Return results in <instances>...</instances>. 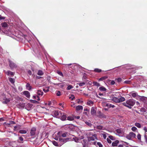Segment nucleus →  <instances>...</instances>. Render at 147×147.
<instances>
[{
  "label": "nucleus",
  "mask_w": 147,
  "mask_h": 147,
  "mask_svg": "<svg viewBox=\"0 0 147 147\" xmlns=\"http://www.w3.org/2000/svg\"><path fill=\"white\" fill-rule=\"evenodd\" d=\"M4 33L5 34H6L7 35L10 36H11L12 37H13V35L11 34V33L9 31H5Z\"/></svg>",
  "instance_id": "13"
},
{
  "label": "nucleus",
  "mask_w": 147,
  "mask_h": 147,
  "mask_svg": "<svg viewBox=\"0 0 147 147\" xmlns=\"http://www.w3.org/2000/svg\"><path fill=\"white\" fill-rule=\"evenodd\" d=\"M43 90L45 92H48L49 91V88L47 87L43 88Z\"/></svg>",
  "instance_id": "35"
},
{
  "label": "nucleus",
  "mask_w": 147,
  "mask_h": 147,
  "mask_svg": "<svg viewBox=\"0 0 147 147\" xmlns=\"http://www.w3.org/2000/svg\"><path fill=\"white\" fill-rule=\"evenodd\" d=\"M53 144L54 145H55V146H57L58 145V144H57V142L55 141H54L53 142Z\"/></svg>",
  "instance_id": "53"
},
{
  "label": "nucleus",
  "mask_w": 147,
  "mask_h": 147,
  "mask_svg": "<svg viewBox=\"0 0 147 147\" xmlns=\"http://www.w3.org/2000/svg\"><path fill=\"white\" fill-rule=\"evenodd\" d=\"M137 138L138 140H140L141 139V135L140 134H138L137 136Z\"/></svg>",
  "instance_id": "48"
},
{
  "label": "nucleus",
  "mask_w": 147,
  "mask_h": 147,
  "mask_svg": "<svg viewBox=\"0 0 147 147\" xmlns=\"http://www.w3.org/2000/svg\"><path fill=\"white\" fill-rule=\"evenodd\" d=\"M126 138L129 140H130L131 138V137L129 135L127 136L126 137Z\"/></svg>",
  "instance_id": "62"
},
{
  "label": "nucleus",
  "mask_w": 147,
  "mask_h": 147,
  "mask_svg": "<svg viewBox=\"0 0 147 147\" xmlns=\"http://www.w3.org/2000/svg\"><path fill=\"white\" fill-rule=\"evenodd\" d=\"M6 74L8 75H11V76H13L14 74L13 72L10 71H8L6 73Z\"/></svg>",
  "instance_id": "15"
},
{
  "label": "nucleus",
  "mask_w": 147,
  "mask_h": 147,
  "mask_svg": "<svg viewBox=\"0 0 147 147\" xmlns=\"http://www.w3.org/2000/svg\"><path fill=\"white\" fill-rule=\"evenodd\" d=\"M135 125L138 128H140L141 127V125L139 123L136 122L135 123Z\"/></svg>",
  "instance_id": "24"
},
{
  "label": "nucleus",
  "mask_w": 147,
  "mask_h": 147,
  "mask_svg": "<svg viewBox=\"0 0 147 147\" xmlns=\"http://www.w3.org/2000/svg\"><path fill=\"white\" fill-rule=\"evenodd\" d=\"M76 111H79L80 110H82L83 109V107L81 105H78L76 107Z\"/></svg>",
  "instance_id": "8"
},
{
  "label": "nucleus",
  "mask_w": 147,
  "mask_h": 147,
  "mask_svg": "<svg viewBox=\"0 0 147 147\" xmlns=\"http://www.w3.org/2000/svg\"><path fill=\"white\" fill-rule=\"evenodd\" d=\"M27 132V131L25 130H21L19 131V133L21 134H25Z\"/></svg>",
  "instance_id": "23"
},
{
  "label": "nucleus",
  "mask_w": 147,
  "mask_h": 147,
  "mask_svg": "<svg viewBox=\"0 0 147 147\" xmlns=\"http://www.w3.org/2000/svg\"><path fill=\"white\" fill-rule=\"evenodd\" d=\"M3 100H4V101L3 102V103L4 104H7L10 100L9 98H7L6 97H4Z\"/></svg>",
  "instance_id": "9"
},
{
  "label": "nucleus",
  "mask_w": 147,
  "mask_h": 147,
  "mask_svg": "<svg viewBox=\"0 0 147 147\" xmlns=\"http://www.w3.org/2000/svg\"><path fill=\"white\" fill-rule=\"evenodd\" d=\"M135 104L134 100L130 99L127 100L125 102L123 103V105L129 109H131Z\"/></svg>",
  "instance_id": "1"
},
{
  "label": "nucleus",
  "mask_w": 147,
  "mask_h": 147,
  "mask_svg": "<svg viewBox=\"0 0 147 147\" xmlns=\"http://www.w3.org/2000/svg\"><path fill=\"white\" fill-rule=\"evenodd\" d=\"M9 66L12 70L14 68H16L17 67V65L12 61L9 60Z\"/></svg>",
  "instance_id": "2"
},
{
  "label": "nucleus",
  "mask_w": 147,
  "mask_h": 147,
  "mask_svg": "<svg viewBox=\"0 0 147 147\" xmlns=\"http://www.w3.org/2000/svg\"><path fill=\"white\" fill-rule=\"evenodd\" d=\"M28 73L29 75H31L32 74V71L30 70L28 71Z\"/></svg>",
  "instance_id": "57"
},
{
  "label": "nucleus",
  "mask_w": 147,
  "mask_h": 147,
  "mask_svg": "<svg viewBox=\"0 0 147 147\" xmlns=\"http://www.w3.org/2000/svg\"><path fill=\"white\" fill-rule=\"evenodd\" d=\"M91 113L92 115H94L96 114V111L94 107H92L91 109Z\"/></svg>",
  "instance_id": "7"
},
{
  "label": "nucleus",
  "mask_w": 147,
  "mask_h": 147,
  "mask_svg": "<svg viewBox=\"0 0 147 147\" xmlns=\"http://www.w3.org/2000/svg\"><path fill=\"white\" fill-rule=\"evenodd\" d=\"M143 129L146 132H147V128L146 127H144Z\"/></svg>",
  "instance_id": "61"
},
{
  "label": "nucleus",
  "mask_w": 147,
  "mask_h": 147,
  "mask_svg": "<svg viewBox=\"0 0 147 147\" xmlns=\"http://www.w3.org/2000/svg\"><path fill=\"white\" fill-rule=\"evenodd\" d=\"M75 98V97L74 95L72 94L71 96L69 97V98H71L72 100H73Z\"/></svg>",
  "instance_id": "46"
},
{
  "label": "nucleus",
  "mask_w": 147,
  "mask_h": 147,
  "mask_svg": "<svg viewBox=\"0 0 147 147\" xmlns=\"http://www.w3.org/2000/svg\"><path fill=\"white\" fill-rule=\"evenodd\" d=\"M5 18L4 17H2L0 15V20H4Z\"/></svg>",
  "instance_id": "56"
},
{
  "label": "nucleus",
  "mask_w": 147,
  "mask_h": 147,
  "mask_svg": "<svg viewBox=\"0 0 147 147\" xmlns=\"http://www.w3.org/2000/svg\"><path fill=\"white\" fill-rule=\"evenodd\" d=\"M79 86H83L84 85H85V83L84 82H82L79 83V84H78Z\"/></svg>",
  "instance_id": "37"
},
{
  "label": "nucleus",
  "mask_w": 147,
  "mask_h": 147,
  "mask_svg": "<svg viewBox=\"0 0 147 147\" xmlns=\"http://www.w3.org/2000/svg\"><path fill=\"white\" fill-rule=\"evenodd\" d=\"M38 96H33V99H36V98H37V97Z\"/></svg>",
  "instance_id": "64"
},
{
  "label": "nucleus",
  "mask_w": 147,
  "mask_h": 147,
  "mask_svg": "<svg viewBox=\"0 0 147 147\" xmlns=\"http://www.w3.org/2000/svg\"><path fill=\"white\" fill-rule=\"evenodd\" d=\"M106 77H102L100 78L99 79V81H102L104 80H105V79H106Z\"/></svg>",
  "instance_id": "44"
},
{
  "label": "nucleus",
  "mask_w": 147,
  "mask_h": 147,
  "mask_svg": "<svg viewBox=\"0 0 147 147\" xmlns=\"http://www.w3.org/2000/svg\"><path fill=\"white\" fill-rule=\"evenodd\" d=\"M26 89L30 91L32 89V87L30 85V84L29 83H27L26 85Z\"/></svg>",
  "instance_id": "12"
},
{
  "label": "nucleus",
  "mask_w": 147,
  "mask_h": 147,
  "mask_svg": "<svg viewBox=\"0 0 147 147\" xmlns=\"http://www.w3.org/2000/svg\"><path fill=\"white\" fill-rule=\"evenodd\" d=\"M109 137L110 138V139L111 140H115V138L112 136H109Z\"/></svg>",
  "instance_id": "34"
},
{
  "label": "nucleus",
  "mask_w": 147,
  "mask_h": 147,
  "mask_svg": "<svg viewBox=\"0 0 147 147\" xmlns=\"http://www.w3.org/2000/svg\"><path fill=\"white\" fill-rule=\"evenodd\" d=\"M118 82H120L121 81L122 79L120 78H119L116 79Z\"/></svg>",
  "instance_id": "51"
},
{
  "label": "nucleus",
  "mask_w": 147,
  "mask_h": 147,
  "mask_svg": "<svg viewBox=\"0 0 147 147\" xmlns=\"http://www.w3.org/2000/svg\"><path fill=\"white\" fill-rule=\"evenodd\" d=\"M140 111L143 113L145 112L146 111V109L144 107H142L141 108Z\"/></svg>",
  "instance_id": "30"
},
{
  "label": "nucleus",
  "mask_w": 147,
  "mask_h": 147,
  "mask_svg": "<svg viewBox=\"0 0 147 147\" xmlns=\"http://www.w3.org/2000/svg\"><path fill=\"white\" fill-rule=\"evenodd\" d=\"M115 84V82L114 80H112L111 82V85H114Z\"/></svg>",
  "instance_id": "60"
},
{
  "label": "nucleus",
  "mask_w": 147,
  "mask_h": 147,
  "mask_svg": "<svg viewBox=\"0 0 147 147\" xmlns=\"http://www.w3.org/2000/svg\"><path fill=\"white\" fill-rule=\"evenodd\" d=\"M19 105L22 108H24L25 106V104L24 103H20Z\"/></svg>",
  "instance_id": "39"
},
{
  "label": "nucleus",
  "mask_w": 147,
  "mask_h": 147,
  "mask_svg": "<svg viewBox=\"0 0 147 147\" xmlns=\"http://www.w3.org/2000/svg\"><path fill=\"white\" fill-rule=\"evenodd\" d=\"M61 132H58L57 134V136L58 137H60L61 135Z\"/></svg>",
  "instance_id": "52"
},
{
  "label": "nucleus",
  "mask_w": 147,
  "mask_h": 147,
  "mask_svg": "<svg viewBox=\"0 0 147 147\" xmlns=\"http://www.w3.org/2000/svg\"><path fill=\"white\" fill-rule=\"evenodd\" d=\"M19 140L20 141L19 142L20 143H22L23 142V141L24 140L23 138L22 137H20L19 138Z\"/></svg>",
  "instance_id": "31"
},
{
  "label": "nucleus",
  "mask_w": 147,
  "mask_h": 147,
  "mask_svg": "<svg viewBox=\"0 0 147 147\" xmlns=\"http://www.w3.org/2000/svg\"><path fill=\"white\" fill-rule=\"evenodd\" d=\"M57 85L59 86L61 88H63L64 86V85L62 84L58 83L57 84Z\"/></svg>",
  "instance_id": "42"
},
{
  "label": "nucleus",
  "mask_w": 147,
  "mask_h": 147,
  "mask_svg": "<svg viewBox=\"0 0 147 147\" xmlns=\"http://www.w3.org/2000/svg\"><path fill=\"white\" fill-rule=\"evenodd\" d=\"M53 117L57 118L60 117V114H59L58 111H54L53 113Z\"/></svg>",
  "instance_id": "4"
},
{
  "label": "nucleus",
  "mask_w": 147,
  "mask_h": 147,
  "mask_svg": "<svg viewBox=\"0 0 147 147\" xmlns=\"http://www.w3.org/2000/svg\"><path fill=\"white\" fill-rule=\"evenodd\" d=\"M44 73L41 70H39L38 71L37 74L39 76H42L43 75Z\"/></svg>",
  "instance_id": "20"
},
{
  "label": "nucleus",
  "mask_w": 147,
  "mask_h": 147,
  "mask_svg": "<svg viewBox=\"0 0 147 147\" xmlns=\"http://www.w3.org/2000/svg\"><path fill=\"white\" fill-rule=\"evenodd\" d=\"M115 132L116 134H121L122 133V130L121 129H118L115 130Z\"/></svg>",
  "instance_id": "11"
},
{
  "label": "nucleus",
  "mask_w": 147,
  "mask_h": 147,
  "mask_svg": "<svg viewBox=\"0 0 147 147\" xmlns=\"http://www.w3.org/2000/svg\"><path fill=\"white\" fill-rule=\"evenodd\" d=\"M95 136H92L89 137L88 138V140L89 141H94L95 140Z\"/></svg>",
  "instance_id": "16"
},
{
  "label": "nucleus",
  "mask_w": 147,
  "mask_h": 147,
  "mask_svg": "<svg viewBox=\"0 0 147 147\" xmlns=\"http://www.w3.org/2000/svg\"><path fill=\"white\" fill-rule=\"evenodd\" d=\"M131 130L134 131H138L137 129L135 127H133L131 128Z\"/></svg>",
  "instance_id": "32"
},
{
  "label": "nucleus",
  "mask_w": 147,
  "mask_h": 147,
  "mask_svg": "<svg viewBox=\"0 0 147 147\" xmlns=\"http://www.w3.org/2000/svg\"><path fill=\"white\" fill-rule=\"evenodd\" d=\"M109 106L110 107H112L113 108L114 107H115L114 105H112L111 104H110L109 105Z\"/></svg>",
  "instance_id": "63"
},
{
  "label": "nucleus",
  "mask_w": 147,
  "mask_h": 147,
  "mask_svg": "<svg viewBox=\"0 0 147 147\" xmlns=\"http://www.w3.org/2000/svg\"><path fill=\"white\" fill-rule=\"evenodd\" d=\"M132 96L133 97H136L137 96V93L135 92H133L131 93Z\"/></svg>",
  "instance_id": "38"
},
{
  "label": "nucleus",
  "mask_w": 147,
  "mask_h": 147,
  "mask_svg": "<svg viewBox=\"0 0 147 147\" xmlns=\"http://www.w3.org/2000/svg\"><path fill=\"white\" fill-rule=\"evenodd\" d=\"M93 84L94 85L96 86H100V84L98 82H93Z\"/></svg>",
  "instance_id": "29"
},
{
  "label": "nucleus",
  "mask_w": 147,
  "mask_h": 147,
  "mask_svg": "<svg viewBox=\"0 0 147 147\" xmlns=\"http://www.w3.org/2000/svg\"><path fill=\"white\" fill-rule=\"evenodd\" d=\"M103 128V127L101 125H98L97 126V128L99 129H102Z\"/></svg>",
  "instance_id": "41"
},
{
  "label": "nucleus",
  "mask_w": 147,
  "mask_h": 147,
  "mask_svg": "<svg viewBox=\"0 0 147 147\" xmlns=\"http://www.w3.org/2000/svg\"><path fill=\"white\" fill-rule=\"evenodd\" d=\"M124 83L126 84H129L130 83V81H125L124 82Z\"/></svg>",
  "instance_id": "55"
},
{
  "label": "nucleus",
  "mask_w": 147,
  "mask_h": 147,
  "mask_svg": "<svg viewBox=\"0 0 147 147\" xmlns=\"http://www.w3.org/2000/svg\"><path fill=\"white\" fill-rule=\"evenodd\" d=\"M57 73L60 76H62V77H63V74L60 71H58L57 72Z\"/></svg>",
  "instance_id": "47"
},
{
  "label": "nucleus",
  "mask_w": 147,
  "mask_h": 147,
  "mask_svg": "<svg viewBox=\"0 0 147 147\" xmlns=\"http://www.w3.org/2000/svg\"><path fill=\"white\" fill-rule=\"evenodd\" d=\"M112 100L115 102L118 103L119 102V98L116 97H113L112 98Z\"/></svg>",
  "instance_id": "14"
},
{
  "label": "nucleus",
  "mask_w": 147,
  "mask_h": 147,
  "mask_svg": "<svg viewBox=\"0 0 147 147\" xmlns=\"http://www.w3.org/2000/svg\"><path fill=\"white\" fill-rule=\"evenodd\" d=\"M94 71L97 72H100L101 71V70L100 69H95L94 70Z\"/></svg>",
  "instance_id": "40"
},
{
  "label": "nucleus",
  "mask_w": 147,
  "mask_h": 147,
  "mask_svg": "<svg viewBox=\"0 0 147 147\" xmlns=\"http://www.w3.org/2000/svg\"><path fill=\"white\" fill-rule=\"evenodd\" d=\"M129 135L131 138H135L136 136V134L133 132H130Z\"/></svg>",
  "instance_id": "17"
},
{
  "label": "nucleus",
  "mask_w": 147,
  "mask_h": 147,
  "mask_svg": "<svg viewBox=\"0 0 147 147\" xmlns=\"http://www.w3.org/2000/svg\"><path fill=\"white\" fill-rule=\"evenodd\" d=\"M23 94L27 98H30V94L29 92L27 91H24L23 92Z\"/></svg>",
  "instance_id": "5"
},
{
  "label": "nucleus",
  "mask_w": 147,
  "mask_h": 147,
  "mask_svg": "<svg viewBox=\"0 0 147 147\" xmlns=\"http://www.w3.org/2000/svg\"><path fill=\"white\" fill-rule=\"evenodd\" d=\"M147 98L146 97L142 96L140 98V100L142 101H144L146 100Z\"/></svg>",
  "instance_id": "26"
},
{
  "label": "nucleus",
  "mask_w": 147,
  "mask_h": 147,
  "mask_svg": "<svg viewBox=\"0 0 147 147\" xmlns=\"http://www.w3.org/2000/svg\"><path fill=\"white\" fill-rule=\"evenodd\" d=\"M9 80L12 84H14L15 82V80L13 78H9Z\"/></svg>",
  "instance_id": "28"
},
{
  "label": "nucleus",
  "mask_w": 147,
  "mask_h": 147,
  "mask_svg": "<svg viewBox=\"0 0 147 147\" xmlns=\"http://www.w3.org/2000/svg\"><path fill=\"white\" fill-rule=\"evenodd\" d=\"M56 92V95L57 96H60L61 95V92L59 91H57Z\"/></svg>",
  "instance_id": "43"
},
{
  "label": "nucleus",
  "mask_w": 147,
  "mask_h": 147,
  "mask_svg": "<svg viewBox=\"0 0 147 147\" xmlns=\"http://www.w3.org/2000/svg\"><path fill=\"white\" fill-rule=\"evenodd\" d=\"M99 90L100 91H102V92L105 91H106V88L105 87H104L102 86L100 87L99 88Z\"/></svg>",
  "instance_id": "18"
},
{
  "label": "nucleus",
  "mask_w": 147,
  "mask_h": 147,
  "mask_svg": "<svg viewBox=\"0 0 147 147\" xmlns=\"http://www.w3.org/2000/svg\"><path fill=\"white\" fill-rule=\"evenodd\" d=\"M32 101H31L32 102L34 103H38V102L36 101V100H31Z\"/></svg>",
  "instance_id": "58"
},
{
  "label": "nucleus",
  "mask_w": 147,
  "mask_h": 147,
  "mask_svg": "<svg viewBox=\"0 0 147 147\" xmlns=\"http://www.w3.org/2000/svg\"><path fill=\"white\" fill-rule=\"evenodd\" d=\"M102 135L104 139H105L107 137V136L106 134H102Z\"/></svg>",
  "instance_id": "50"
},
{
  "label": "nucleus",
  "mask_w": 147,
  "mask_h": 147,
  "mask_svg": "<svg viewBox=\"0 0 147 147\" xmlns=\"http://www.w3.org/2000/svg\"><path fill=\"white\" fill-rule=\"evenodd\" d=\"M119 102H123L125 100V98L122 96H121V97L119 98Z\"/></svg>",
  "instance_id": "25"
},
{
  "label": "nucleus",
  "mask_w": 147,
  "mask_h": 147,
  "mask_svg": "<svg viewBox=\"0 0 147 147\" xmlns=\"http://www.w3.org/2000/svg\"><path fill=\"white\" fill-rule=\"evenodd\" d=\"M85 123L86 124L90 127H91L92 125V124L91 123L90 121H86Z\"/></svg>",
  "instance_id": "27"
},
{
  "label": "nucleus",
  "mask_w": 147,
  "mask_h": 147,
  "mask_svg": "<svg viewBox=\"0 0 147 147\" xmlns=\"http://www.w3.org/2000/svg\"><path fill=\"white\" fill-rule=\"evenodd\" d=\"M60 119L62 121L65 120L67 118L66 114L62 113H60Z\"/></svg>",
  "instance_id": "3"
},
{
  "label": "nucleus",
  "mask_w": 147,
  "mask_h": 147,
  "mask_svg": "<svg viewBox=\"0 0 147 147\" xmlns=\"http://www.w3.org/2000/svg\"><path fill=\"white\" fill-rule=\"evenodd\" d=\"M75 142H79V139L77 137H75L73 138Z\"/></svg>",
  "instance_id": "36"
},
{
  "label": "nucleus",
  "mask_w": 147,
  "mask_h": 147,
  "mask_svg": "<svg viewBox=\"0 0 147 147\" xmlns=\"http://www.w3.org/2000/svg\"><path fill=\"white\" fill-rule=\"evenodd\" d=\"M107 140L108 143L109 144H111V139H110V138L109 139L108 138H107Z\"/></svg>",
  "instance_id": "49"
},
{
  "label": "nucleus",
  "mask_w": 147,
  "mask_h": 147,
  "mask_svg": "<svg viewBox=\"0 0 147 147\" xmlns=\"http://www.w3.org/2000/svg\"><path fill=\"white\" fill-rule=\"evenodd\" d=\"M37 94L38 95L42 96L43 95V92L40 90H38L37 91Z\"/></svg>",
  "instance_id": "21"
},
{
  "label": "nucleus",
  "mask_w": 147,
  "mask_h": 147,
  "mask_svg": "<svg viewBox=\"0 0 147 147\" xmlns=\"http://www.w3.org/2000/svg\"><path fill=\"white\" fill-rule=\"evenodd\" d=\"M36 130V128L35 127H33L32 128L30 132V134L31 136H33L35 135Z\"/></svg>",
  "instance_id": "6"
},
{
  "label": "nucleus",
  "mask_w": 147,
  "mask_h": 147,
  "mask_svg": "<svg viewBox=\"0 0 147 147\" xmlns=\"http://www.w3.org/2000/svg\"><path fill=\"white\" fill-rule=\"evenodd\" d=\"M67 134L66 133H63V134H61V136L63 137H65L66 136Z\"/></svg>",
  "instance_id": "54"
},
{
  "label": "nucleus",
  "mask_w": 147,
  "mask_h": 147,
  "mask_svg": "<svg viewBox=\"0 0 147 147\" xmlns=\"http://www.w3.org/2000/svg\"><path fill=\"white\" fill-rule=\"evenodd\" d=\"M67 120L69 121H73L74 120V118L72 116H69L67 117Z\"/></svg>",
  "instance_id": "22"
},
{
  "label": "nucleus",
  "mask_w": 147,
  "mask_h": 147,
  "mask_svg": "<svg viewBox=\"0 0 147 147\" xmlns=\"http://www.w3.org/2000/svg\"><path fill=\"white\" fill-rule=\"evenodd\" d=\"M73 88V86L71 85L68 86L66 88L67 90H69L70 89Z\"/></svg>",
  "instance_id": "33"
},
{
  "label": "nucleus",
  "mask_w": 147,
  "mask_h": 147,
  "mask_svg": "<svg viewBox=\"0 0 147 147\" xmlns=\"http://www.w3.org/2000/svg\"><path fill=\"white\" fill-rule=\"evenodd\" d=\"M119 141L118 140H116L113 142L112 143V145L113 146H116L118 145Z\"/></svg>",
  "instance_id": "10"
},
{
  "label": "nucleus",
  "mask_w": 147,
  "mask_h": 147,
  "mask_svg": "<svg viewBox=\"0 0 147 147\" xmlns=\"http://www.w3.org/2000/svg\"><path fill=\"white\" fill-rule=\"evenodd\" d=\"M1 25L2 27L4 28H6L8 26V24L6 22H3L1 24Z\"/></svg>",
  "instance_id": "19"
},
{
  "label": "nucleus",
  "mask_w": 147,
  "mask_h": 147,
  "mask_svg": "<svg viewBox=\"0 0 147 147\" xmlns=\"http://www.w3.org/2000/svg\"><path fill=\"white\" fill-rule=\"evenodd\" d=\"M67 139H64L63 140H61V141L62 142V141H63V142L65 143L67 142Z\"/></svg>",
  "instance_id": "59"
},
{
  "label": "nucleus",
  "mask_w": 147,
  "mask_h": 147,
  "mask_svg": "<svg viewBox=\"0 0 147 147\" xmlns=\"http://www.w3.org/2000/svg\"><path fill=\"white\" fill-rule=\"evenodd\" d=\"M97 145L99 146V147H102V145L100 142H98L97 143Z\"/></svg>",
  "instance_id": "45"
}]
</instances>
